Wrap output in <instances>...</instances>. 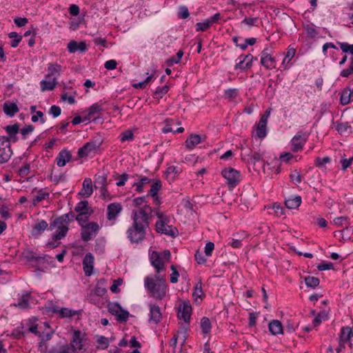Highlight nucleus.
Segmentation results:
<instances>
[{
  "instance_id": "24",
  "label": "nucleus",
  "mask_w": 353,
  "mask_h": 353,
  "mask_svg": "<svg viewBox=\"0 0 353 353\" xmlns=\"http://www.w3.org/2000/svg\"><path fill=\"white\" fill-rule=\"evenodd\" d=\"M150 322H153L156 324L159 323L162 319L160 307L156 305H150Z\"/></svg>"
},
{
  "instance_id": "20",
  "label": "nucleus",
  "mask_w": 353,
  "mask_h": 353,
  "mask_svg": "<svg viewBox=\"0 0 353 353\" xmlns=\"http://www.w3.org/2000/svg\"><path fill=\"white\" fill-rule=\"evenodd\" d=\"M93 264L94 256L91 253L86 254L83 260V270L86 276H90L92 274Z\"/></svg>"
},
{
  "instance_id": "64",
  "label": "nucleus",
  "mask_w": 353,
  "mask_h": 353,
  "mask_svg": "<svg viewBox=\"0 0 353 353\" xmlns=\"http://www.w3.org/2000/svg\"><path fill=\"white\" fill-rule=\"evenodd\" d=\"M168 221L162 220L159 221L156 223V230L159 233H162L163 230L165 229L167 223H168Z\"/></svg>"
},
{
  "instance_id": "3",
  "label": "nucleus",
  "mask_w": 353,
  "mask_h": 353,
  "mask_svg": "<svg viewBox=\"0 0 353 353\" xmlns=\"http://www.w3.org/2000/svg\"><path fill=\"white\" fill-rule=\"evenodd\" d=\"M69 225L65 223L63 220L60 217L55 219L52 223H50L49 230H57L55 234H53L52 239L55 241L61 240L64 238L69 230Z\"/></svg>"
},
{
  "instance_id": "54",
  "label": "nucleus",
  "mask_w": 353,
  "mask_h": 353,
  "mask_svg": "<svg viewBox=\"0 0 353 353\" xmlns=\"http://www.w3.org/2000/svg\"><path fill=\"white\" fill-rule=\"evenodd\" d=\"M174 123V121L172 119H167L165 121V126L162 129V132L163 133H168L170 132H173L172 128H171V125Z\"/></svg>"
},
{
  "instance_id": "45",
  "label": "nucleus",
  "mask_w": 353,
  "mask_h": 353,
  "mask_svg": "<svg viewBox=\"0 0 353 353\" xmlns=\"http://www.w3.org/2000/svg\"><path fill=\"white\" fill-rule=\"evenodd\" d=\"M183 55V50H179L176 53V57H171L170 59H168L165 63L169 66H171V65H172L174 63H179L180 62L181 59L182 58Z\"/></svg>"
},
{
  "instance_id": "51",
  "label": "nucleus",
  "mask_w": 353,
  "mask_h": 353,
  "mask_svg": "<svg viewBox=\"0 0 353 353\" xmlns=\"http://www.w3.org/2000/svg\"><path fill=\"white\" fill-rule=\"evenodd\" d=\"M290 176L292 182H293L295 184H298L301 182V174L296 170L292 172Z\"/></svg>"
},
{
  "instance_id": "17",
  "label": "nucleus",
  "mask_w": 353,
  "mask_h": 353,
  "mask_svg": "<svg viewBox=\"0 0 353 353\" xmlns=\"http://www.w3.org/2000/svg\"><path fill=\"white\" fill-rule=\"evenodd\" d=\"M261 63L267 69L275 68V59L268 52V49H264L261 52Z\"/></svg>"
},
{
  "instance_id": "43",
  "label": "nucleus",
  "mask_w": 353,
  "mask_h": 353,
  "mask_svg": "<svg viewBox=\"0 0 353 353\" xmlns=\"http://www.w3.org/2000/svg\"><path fill=\"white\" fill-rule=\"evenodd\" d=\"M60 314L61 317H72L79 314L78 311L69 310L68 308H61L60 310L57 311Z\"/></svg>"
},
{
  "instance_id": "34",
  "label": "nucleus",
  "mask_w": 353,
  "mask_h": 353,
  "mask_svg": "<svg viewBox=\"0 0 353 353\" xmlns=\"http://www.w3.org/2000/svg\"><path fill=\"white\" fill-rule=\"evenodd\" d=\"M181 172V170L179 168L171 165L167 168L165 174L169 181H173Z\"/></svg>"
},
{
  "instance_id": "35",
  "label": "nucleus",
  "mask_w": 353,
  "mask_h": 353,
  "mask_svg": "<svg viewBox=\"0 0 353 353\" xmlns=\"http://www.w3.org/2000/svg\"><path fill=\"white\" fill-rule=\"evenodd\" d=\"M103 111L101 105L98 103H95L92 105L88 110V114L84 117L83 121H89L91 119L93 115L97 113H100Z\"/></svg>"
},
{
  "instance_id": "57",
  "label": "nucleus",
  "mask_w": 353,
  "mask_h": 353,
  "mask_svg": "<svg viewBox=\"0 0 353 353\" xmlns=\"http://www.w3.org/2000/svg\"><path fill=\"white\" fill-rule=\"evenodd\" d=\"M340 47L343 52H350L353 54V44H349L345 42L340 43Z\"/></svg>"
},
{
  "instance_id": "6",
  "label": "nucleus",
  "mask_w": 353,
  "mask_h": 353,
  "mask_svg": "<svg viewBox=\"0 0 353 353\" xmlns=\"http://www.w3.org/2000/svg\"><path fill=\"white\" fill-rule=\"evenodd\" d=\"M10 138L0 137V163H4L10 159L12 151L10 147Z\"/></svg>"
},
{
  "instance_id": "46",
  "label": "nucleus",
  "mask_w": 353,
  "mask_h": 353,
  "mask_svg": "<svg viewBox=\"0 0 353 353\" xmlns=\"http://www.w3.org/2000/svg\"><path fill=\"white\" fill-rule=\"evenodd\" d=\"M193 296L201 298L203 295V290H202V282L201 280L198 281L194 287V292L192 294Z\"/></svg>"
},
{
  "instance_id": "38",
  "label": "nucleus",
  "mask_w": 353,
  "mask_h": 353,
  "mask_svg": "<svg viewBox=\"0 0 353 353\" xmlns=\"http://www.w3.org/2000/svg\"><path fill=\"white\" fill-rule=\"evenodd\" d=\"M296 53V50L294 48L289 47L288 48V51L285 55V57L282 62V65L283 66L284 69H286L288 68L290 64V61L293 59Z\"/></svg>"
},
{
  "instance_id": "33",
  "label": "nucleus",
  "mask_w": 353,
  "mask_h": 353,
  "mask_svg": "<svg viewBox=\"0 0 353 353\" xmlns=\"http://www.w3.org/2000/svg\"><path fill=\"white\" fill-rule=\"evenodd\" d=\"M341 103L343 105L349 104L351 101H353V98L352 97V91L350 88H344L341 94L340 98Z\"/></svg>"
},
{
  "instance_id": "26",
  "label": "nucleus",
  "mask_w": 353,
  "mask_h": 353,
  "mask_svg": "<svg viewBox=\"0 0 353 353\" xmlns=\"http://www.w3.org/2000/svg\"><path fill=\"white\" fill-rule=\"evenodd\" d=\"M61 70V65L54 63H50L48 67V74L46 75V79H50L53 77V79L57 80V78L59 76L60 72Z\"/></svg>"
},
{
  "instance_id": "9",
  "label": "nucleus",
  "mask_w": 353,
  "mask_h": 353,
  "mask_svg": "<svg viewBox=\"0 0 353 353\" xmlns=\"http://www.w3.org/2000/svg\"><path fill=\"white\" fill-rule=\"evenodd\" d=\"M102 141L99 140L90 141L86 143L78 150V157L83 158L88 156L92 152H96L101 145Z\"/></svg>"
},
{
  "instance_id": "12",
  "label": "nucleus",
  "mask_w": 353,
  "mask_h": 353,
  "mask_svg": "<svg viewBox=\"0 0 353 353\" xmlns=\"http://www.w3.org/2000/svg\"><path fill=\"white\" fill-rule=\"evenodd\" d=\"M192 314V307L188 302H183L179 306L177 316L179 319H183L185 323H189Z\"/></svg>"
},
{
  "instance_id": "2",
  "label": "nucleus",
  "mask_w": 353,
  "mask_h": 353,
  "mask_svg": "<svg viewBox=\"0 0 353 353\" xmlns=\"http://www.w3.org/2000/svg\"><path fill=\"white\" fill-rule=\"evenodd\" d=\"M145 284L154 298L161 299L165 296L166 285L164 276L155 275L153 278L146 277Z\"/></svg>"
},
{
  "instance_id": "62",
  "label": "nucleus",
  "mask_w": 353,
  "mask_h": 353,
  "mask_svg": "<svg viewBox=\"0 0 353 353\" xmlns=\"http://www.w3.org/2000/svg\"><path fill=\"white\" fill-rule=\"evenodd\" d=\"M61 110L60 107L53 105L50 107L49 113L53 116V117H57L61 114Z\"/></svg>"
},
{
  "instance_id": "55",
  "label": "nucleus",
  "mask_w": 353,
  "mask_h": 353,
  "mask_svg": "<svg viewBox=\"0 0 353 353\" xmlns=\"http://www.w3.org/2000/svg\"><path fill=\"white\" fill-rule=\"evenodd\" d=\"M168 86L164 85L163 87H158L157 88L154 95L157 96V97L161 98L164 94H165L168 92Z\"/></svg>"
},
{
  "instance_id": "42",
  "label": "nucleus",
  "mask_w": 353,
  "mask_h": 353,
  "mask_svg": "<svg viewBox=\"0 0 353 353\" xmlns=\"http://www.w3.org/2000/svg\"><path fill=\"white\" fill-rule=\"evenodd\" d=\"M201 327L204 334H208L210 332L212 325L210 319L207 317H203L201 320Z\"/></svg>"
},
{
  "instance_id": "61",
  "label": "nucleus",
  "mask_w": 353,
  "mask_h": 353,
  "mask_svg": "<svg viewBox=\"0 0 353 353\" xmlns=\"http://www.w3.org/2000/svg\"><path fill=\"white\" fill-rule=\"evenodd\" d=\"M152 77H153L152 75L148 76L145 79V80L144 81L137 83H134L133 84V87L134 88H139V89L145 88L146 85H147V83H149L151 81Z\"/></svg>"
},
{
  "instance_id": "39",
  "label": "nucleus",
  "mask_w": 353,
  "mask_h": 353,
  "mask_svg": "<svg viewBox=\"0 0 353 353\" xmlns=\"http://www.w3.org/2000/svg\"><path fill=\"white\" fill-rule=\"evenodd\" d=\"M107 185V175H96L94 181V188H101L103 191L107 192L105 186Z\"/></svg>"
},
{
  "instance_id": "15",
  "label": "nucleus",
  "mask_w": 353,
  "mask_h": 353,
  "mask_svg": "<svg viewBox=\"0 0 353 353\" xmlns=\"http://www.w3.org/2000/svg\"><path fill=\"white\" fill-rule=\"evenodd\" d=\"M253 56L250 54L247 55L241 54L239 57V61L235 65V70H245L250 68L252 65Z\"/></svg>"
},
{
  "instance_id": "44",
  "label": "nucleus",
  "mask_w": 353,
  "mask_h": 353,
  "mask_svg": "<svg viewBox=\"0 0 353 353\" xmlns=\"http://www.w3.org/2000/svg\"><path fill=\"white\" fill-rule=\"evenodd\" d=\"M151 181V179L144 176L141 179L140 181L137 182L134 184V186H136V190L138 192H143V186L145 184L149 183Z\"/></svg>"
},
{
  "instance_id": "29",
  "label": "nucleus",
  "mask_w": 353,
  "mask_h": 353,
  "mask_svg": "<svg viewBox=\"0 0 353 353\" xmlns=\"http://www.w3.org/2000/svg\"><path fill=\"white\" fill-rule=\"evenodd\" d=\"M269 330L273 335L281 334L283 333V329L281 323L279 320H273L269 323Z\"/></svg>"
},
{
  "instance_id": "37",
  "label": "nucleus",
  "mask_w": 353,
  "mask_h": 353,
  "mask_svg": "<svg viewBox=\"0 0 353 353\" xmlns=\"http://www.w3.org/2000/svg\"><path fill=\"white\" fill-rule=\"evenodd\" d=\"M48 226L47 221L42 220L39 223H36L32 230V236L40 235Z\"/></svg>"
},
{
  "instance_id": "23",
  "label": "nucleus",
  "mask_w": 353,
  "mask_h": 353,
  "mask_svg": "<svg viewBox=\"0 0 353 353\" xmlns=\"http://www.w3.org/2000/svg\"><path fill=\"white\" fill-rule=\"evenodd\" d=\"M333 128L341 135H347L352 132V126L348 122L333 123Z\"/></svg>"
},
{
  "instance_id": "8",
  "label": "nucleus",
  "mask_w": 353,
  "mask_h": 353,
  "mask_svg": "<svg viewBox=\"0 0 353 353\" xmlns=\"http://www.w3.org/2000/svg\"><path fill=\"white\" fill-rule=\"evenodd\" d=\"M99 230V226L96 222H91L82 225L81 236L83 241H88L96 236Z\"/></svg>"
},
{
  "instance_id": "19",
  "label": "nucleus",
  "mask_w": 353,
  "mask_h": 353,
  "mask_svg": "<svg viewBox=\"0 0 353 353\" xmlns=\"http://www.w3.org/2000/svg\"><path fill=\"white\" fill-rule=\"evenodd\" d=\"M72 159V154L70 151L67 149L61 150L56 158V162L58 166L63 167L65 164L70 162Z\"/></svg>"
},
{
  "instance_id": "7",
  "label": "nucleus",
  "mask_w": 353,
  "mask_h": 353,
  "mask_svg": "<svg viewBox=\"0 0 353 353\" xmlns=\"http://www.w3.org/2000/svg\"><path fill=\"white\" fill-rule=\"evenodd\" d=\"M222 175L225 179L230 188H234L240 181V172L234 168H225L222 171Z\"/></svg>"
},
{
  "instance_id": "50",
  "label": "nucleus",
  "mask_w": 353,
  "mask_h": 353,
  "mask_svg": "<svg viewBox=\"0 0 353 353\" xmlns=\"http://www.w3.org/2000/svg\"><path fill=\"white\" fill-rule=\"evenodd\" d=\"M352 74H353V58L351 59L348 68L341 72V76L343 77H348Z\"/></svg>"
},
{
  "instance_id": "30",
  "label": "nucleus",
  "mask_w": 353,
  "mask_h": 353,
  "mask_svg": "<svg viewBox=\"0 0 353 353\" xmlns=\"http://www.w3.org/2000/svg\"><path fill=\"white\" fill-rule=\"evenodd\" d=\"M47 353H74V350L68 343L54 346Z\"/></svg>"
},
{
  "instance_id": "58",
  "label": "nucleus",
  "mask_w": 353,
  "mask_h": 353,
  "mask_svg": "<svg viewBox=\"0 0 353 353\" xmlns=\"http://www.w3.org/2000/svg\"><path fill=\"white\" fill-rule=\"evenodd\" d=\"M106 292V289L101 285L100 282H98L94 288V294L98 296H102Z\"/></svg>"
},
{
  "instance_id": "56",
  "label": "nucleus",
  "mask_w": 353,
  "mask_h": 353,
  "mask_svg": "<svg viewBox=\"0 0 353 353\" xmlns=\"http://www.w3.org/2000/svg\"><path fill=\"white\" fill-rule=\"evenodd\" d=\"M61 220H63L65 223L68 225L76 218L74 213L70 212L59 216Z\"/></svg>"
},
{
  "instance_id": "16",
  "label": "nucleus",
  "mask_w": 353,
  "mask_h": 353,
  "mask_svg": "<svg viewBox=\"0 0 353 353\" xmlns=\"http://www.w3.org/2000/svg\"><path fill=\"white\" fill-rule=\"evenodd\" d=\"M123 208L120 203H112L107 207V219L109 221H115L117 215L121 213Z\"/></svg>"
},
{
  "instance_id": "31",
  "label": "nucleus",
  "mask_w": 353,
  "mask_h": 353,
  "mask_svg": "<svg viewBox=\"0 0 353 353\" xmlns=\"http://www.w3.org/2000/svg\"><path fill=\"white\" fill-rule=\"evenodd\" d=\"M93 192L92 183L90 178L85 179L83 182V189L79 193L85 197H90Z\"/></svg>"
},
{
  "instance_id": "49",
  "label": "nucleus",
  "mask_w": 353,
  "mask_h": 353,
  "mask_svg": "<svg viewBox=\"0 0 353 353\" xmlns=\"http://www.w3.org/2000/svg\"><path fill=\"white\" fill-rule=\"evenodd\" d=\"M210 26H212V24L208 19L202 23L199 22L196 24V31H205L208 29Z\"/></svg>"
},
{
  "instance_id": "40",
  "label": "nucleus",
  "mask_w": 353,
  "mask_h": 353,
  "mask_svg": "<svg viewBox=\"0 0 353 353\" xmlns=\"http://www.w3.org/2000/svg\"><path fill=\"white\" fill-rule=\"evenodd\" d=\"M42 80L40 82L41 84V91L44 92L46 90H52L54 89L57 84V81L55 79L50 80Z\"/></svg>"
},
{
  "instance_id": "14",
  "label": "nucleus",
  "mask_w": 353,
  "mask_h": 353,
  "mask_svg": "<svg viewBox=\"0 0 353 353\" xmlns=\"http://www.w3.org/2000/svg\"><path fill=\"white\" fill-rule=\"evenodd\" d=\"M307 137L305 134L299 132L291 141L292 150L294 152L301 150L304 144L307 142Z\"/></svg>"
},
{
  "instance_id": "52",
  "label": "nucleus",
  "mask_w": 353,
  "mask_h": 353,
  "mask_svg": "<svg viewBox=\"0 0 353 353\" xmlns=\"http://www.w3.org/2000/svg\"><path fill=\"white\" fill-rule=\"evenodd\" d=\"M239 94V90L236 88H231L225 91V95L230 100L235 99Z\"/></svg>"
},
{
  "instance_id": "4",
  "label": "nucleus",
  "mask_w": 353,
  "mask_h": 353,
  "mask_svg": "<svg viewBox=\"0 0 353 353\" xmlns=\"http://www.w3.org/2000/svg\"><path fill=\"white\" fill-rule=\"evenodd\" d=\"M107 308L108 312L117 317V320L121 323L127 321L129 317V312L123 310L118 303L110 302L108 303Z\"/></svg>"
},
{
  "instance_id": "25",
  "label": "nucleus",
  "mask_w": 353,
  "mask_h": 353,
  "mask_svg": "<svg viewBox=\"0 0 353 353\" xmlns=\"http://www.w3.org/2000/svg\"><path fill=\"white\" fill-rule=\"evenodd\" d=\"M68 50L70 53H74L77 51L83 52L87 50V45L84 41L77 43L76 41H71L68 44Z\"/></svg>"
},
{
  "instance_id": "59",
  "label": "nucleus",
  "mask_w": 353,
  "mask_h": 353,
  "mask_svg": "<svg viewBox=\"0 0 353 353\" xmlns=\"http://www.w3.org/2000/svg\"><path fill=\"white\" fill-rule=\"evenodd\" d=\"M89 216L90 214H87V212L79 213L75 219L79 222V225L82 226V223L87 221Z\"/></svg>"
},
{
  "instance_id": "13",
  "label": "nucleus",
  "mask_w": 353,
  "mask_h": 353,
  "mask_svg": "<svg viewBox=\"0 0 353 353\" xmlns=\"http://www.w3.org/2000/svg\"><path fill=\"white\" fill-rule=\"evenodd\" d=\"M150 261L152 265L156 269L157 272L160 273L165 270V261L160 252L157 251H152L150 255Z\"/></svg>"
},
{
  "instance_id": "48",
  "label": "nucleus",
  "mask_w": 353,
  "mask_h": 353,
  "mask_svg": "<svg viewBox=\"0 0 353 353\" xmlns=\"http://www.w3.org/2000/svg\"><path fill=\"white\" fill-rule=\"evenodd\" d=\"M5 130L10 136L15 135L19 132V125L17 123L12 125H7L6 126Z\"/></svg>"
},
{
  "instance_id": "36",
  "label": "nucleus",
  "mask_w": 353,
  "mask_h": 353,
  "mask_svg": "<svg viewBox=\"0 0 353 353\" xmlns=\"http://www.w3.org/2000/svg\"><path fill=\"white\" fill-rule=\"evenodd\" d=\"M74 211L78 213L87 212V214L91 215L93 212L92 208L89 206L87 201H80L74 208Z\"/></svg>"
},
{
  "instance_id": "22",
  "label": "nucleus",
  "mask_w": 353,
  "mask_h": 353,
  "mask_svg": "<svg viewBox=\"0 0 353 353\" xmlns=\"http://www.w3.org/2000/svg\"><path fill=\"white\" fill-rule=\"evenodd\" d=\"M206 139V136L203 135L202 137L196 134H192L190 137L185 141V146L189 150H192L199 143L203 141Z\"/></svg>"
},
{
  "instance_id": "53",
  "label": "nucleus",
  "mask_w": 353,
  "mask_h": 353,
  "mask_svg": "<svg viewBox=\"0 0 353 353\" xmlns=\"http://www.w3.org/2000/svg\"><path fill=\"white\" fill-rule=\"evenodd\" d=\"M272 208L274 210V214L277 216H281L284 214V210L279 203H274L272 207H268V208Z\"/></svg>"
},
{
  "instance_id": "11",
  "label": "nucleus",
  "mask_w": 353,
  "mask_h": 353,
  "mask_svg": "<svg viewBox=\"0 0 353 353\" xmlns=\"http://www.w3.org/2000/svg\"><path fill=\"white\" fill-rule=\"evenodd\" d=\"M250 152H245L241 154L242 159L246 160L249 165H252L254 170H256V165L263 161V154L259 152H254L250 150Z\"/></svg>"
},
{
  "instance_id": "47",
  "label": "nucleus",
  "mask_w": 353,
  "mask_h": 353,
  "mask_svg": "<svg viewBox=\"0 0 353 353\" xmlns=\"http://www.w3.org/2000/svg\"><path fill=\"white\" fill-rule=\"evenodd\" d=\"M177 233L178 231L176 228H172V226L167 224L161 234H165L166 235L175 237L177 235Z\"/></svg>"
},
{
  "instance_id": "5",
  "label": "nucleus",
  "mask_w": 353,
  "mask_h": 353,
  "mask_svg": "<svg viewBox=\"0 0 353 353\" xmlns=\"http://www.w3.org/2000/svg\"><path fill=\"white\" fill-rule=\"evenodd\" d=\"M327 306V301L324 300L321 302V305L319 307V310L316 309L310 310V314L314 316L312 321V325L314 327H318L323 321L327 319V311L325 310Z\"/></svg>"
},
{
  "instance_id": "27",
  "label": "nucleus",
  "mask_w": 353,
  "mask_h": 353,
  "mask_svg": "<svg viewBox=\"0 0 353 353\" xmlns=\"http://www.w3.org/2000/svg\"><path fill=\"white\" fill-rule=\"evenodd\" d=\"M267 123L268 121L263 119L259 120L256 125V134L255 136L259 139H263L267 135Z\"/></svg>"
},
{
  "instance_id": "63",
  "label": "nucleus",
  "mask_w": 353,
  "mask_h": 353,
  "mask_svg": "<svg viewBox=\"0 0 353 353\" xmlns=\"http://www.w3.org/2000/svg\"><path fill=\"white\" fill-rule=\"evenodd\" d=\"M133 137V133L131 131L128 130L121 134V141L122 142H124L125 141L132 140Z\"/></svg>"
},
{
  "instance_id": "21",
  "label": "nucleus",
  "mask_w": 353,
  "mask_h": 353,
  "mask_svg": "<svg viewBox=\"0 0 353 353\" xmlns=\"http://www.w3.org/2000/svg\"><path fill=\"white\" fill-rule=\"evenodd\" d=\"M3 110L8 117H13L19 109L16 103L6 101L3 105Z\"/></svg>"
},
{
  "instance_id": "1",
  "label": "nucleus",
  "mask_w": 353,
  "mask_h": 353,
  "mask_svg": "<svg viewBox=\"0 0 353 353\" xmlns=\"http://www.w3.org/2000/svg\"><path fill=\"white\" fill-rule=\"evenodd\" d=\"M152 212V208L148 205L132 211L133 223L127 230L128 238L131 243H138L143 241Z\"/></svg>"
},
{
  "instance_id": "18",
  "label": "nucleus",
  "mask_w": 353,
  "mask_h": 353,
  "mask_svg": "<svg viewBox=\"0 0 353 353\" xmlns=\"http://www.w3.org/2000/svg\"><path fill=\"white\" fill-rule=\"evenodd\" d=\"M352 337L353 332L352 331V329L349 327H343L341 330L339 336L341 346L346 343H349L350 345L351 346L353 343Z\"/></svg>"
},
{
  "instance_id": "28",
  "label": "nucleus",
  "mask_w": 353,
  "mask_h": 353,
  "mask_svg": "<svg viewBox=\"0 0 353 353\" xmlns=\"http://www.w3.org/2000/svg\"><path fill=\"white\" fill-rule=\"evenodd\" d=\"M32 300V298L30 292H26L23 294L19 298L17 303L14 304V306L18 307L21 309H26L30 307V301Z\"/></svg>"
},
{
  "instance_id": "41",
  "label": "nucleus",
  "mask_w": 353,
  "mask_h": 353,
  "mask_svg": "<svg viewBox=\"0 0 353 353\" xmlns=\"http://www.w3.org/2000/svg\"><path fill=\"white\" fill-rule=\"evenodd\" d=\"M161 188V182L159 180H157L155 182H154L152 185L150 190V194L152 197H155V201L157 203H159V198L157 196L158 192Z\"/></svg>"
},
{
  "instance_id": "60",
  "label": "nucleus",
  "mask_w": 353,
  "mask_h": 353,
  "mask_svg": "<svg viewBox=\"0 0 353 353\" xmlns=\"http://www.w3.org/2000/svg\"><path fill=\"white\" fill-rule=\"evenodd\" d=\"M190 15L188 9L186 6H182L179 8V17L181 19H187Z\"/></svg>"
},
{
  "instance_id": "10",
  "label": "nucleus",
  "mask_w": 353,
  "mask_h": 353,
  "mask_svg": "<svg viewBox=\"0 0 353 353\" xmlns=\"http://www.w3.org/2000/svg\"><path fill=\"white\" fill-rule=\"evenodd\" d=\"M83 334L81 332L77 330L73 332L70 342L68 344L70 347H72L74 353H78L79 352H83L86 350L83 347Z\"/></svg>"
},
{
  "instance_id": "32",
  "label": "nucleus",
  "mask_w": 353,
  "mask_h": 353,
  "mask_svg": "<svg viewBox=\"0 0 353 353\" xmlns=\"http://www.w3.org/2000/svg\"><path fill=\"white\" fill-rule=\"evenodd\" d=\"M301 203V197L300 196H292L285 200V205L288 209H296Z\"/></svg>"
}]
</instances>
